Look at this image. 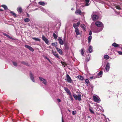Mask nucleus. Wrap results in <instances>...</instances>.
<instances>
[{
	"mask_svg": "<svg viewBox=\"0 0 122 122\" xmlns=\"http://www.w3.org/2000/svg\"><path fill=\"white\" fill-rule=\"evenodd\" d=\"M92 19L93 20H96L98 19V16L93 14L92 15Z\"/></svg>",
	"mask_w": 122,
	"mask_h": 122,
	"instance_id": "7",
	"label": "nucleus"
},
{
	"mask_svg": "<svg viewBox=\"0 0 122 122\" xmlns=\"http://www.w3.org/2000/svg\"><path fill=\"white\" fill-rule=\"evenodd\" d=\"M57 101L58 102H60L61 101V100L59 99H57Z\"/></svg>",
	"mask_w": 122,
	"mask_h": 122,
	"instance_id": "49",
	"label": "nucleus"
},
{
	"mask_svg": "<svg viewBox=\"0 0 122 122\" xmlns=\"http://www.w3.org/2000/svg\"><path fill=\"white\" fill-rule=\"evenodd\" d=\"M13 64L15 66H17V63L15 62H13Z\"/></svg>",
	"mask_w": 122,
	"mask_h": 122,
	"instance_id": "38",
	"label": "nucleus"
},
{
	"mask_svg": "<svg viewBox=\"0 0 122 122\" xmlns=\"http://www.w3.org/2000/svg\"><path fill=\"white\" fill-rule=\"evenodd\" d=\"M52 53L56 57H57L58 58H59V56L58 55V54H57L56 52L54 51L53 50H52Z\"/></svg>",
	"mask_w": 122,
	"mask_h": 122,
	"instance_id": "15",
	"label": "nucleus"
},
{
	"mask_svg": "<svg viewBox=\"0 0 122 122\" xmlns=\"http://www.w3.org/2000/svg\"><path fill=\"white\" fill-rule=\"evenodd\" d=\"M68 111H70V110H68Z\"/></svg>",
	"mask_w": 122,
	"mask_h": 122,
	"instance_id": "57",
	"label": "nucleus"
},
{
	"mask_svg": "<svg viewBox=\"0 0 122 122\" xmlns=\"http://www.w3.org/2000/svg\"><path fill=\"white\" fill-rule=\"evenodd\" d=\"M78 78L79 79V80H80L83 81L84 80V79L83 76H78Z\"/></svg>",
	"mask_w": 122,
	"mask_h": 122,
	"instance_id": "22",
	"label": "nucleus"
},
{
	"mask_svg": "<svg viewBox=\"0 0 122 122\" xmlns=\"http://www.w3.org/2000/svg\"><path fill=\"white\" fill-rule=\"evenodd\" d=\"M93 109L91 107H90L89 110L90 112L92 113H94V111L93 110Z\"/></svg>",
	"mask_w": 122,
	"mask_h": 122,
	"instance_id": "24",
	"label": "nucleus"
},
{
	"mask_svg": "<svg viewBox=\"0 0 122 122\" xmlns=\"http://www.w3.org/2000/svg\"><path fill=\"white\" fill-rule=\"evenodd\" d=\"M96 25L98 27H100V28H97V30H94V32L95 33H98L103 29V25L102 23L99 21H97L95 23Z\"/></svg>",
	"mask_w": 122,
	"mask_h": 122,
	"instance_id": "1",
	"label": "nucleus"
},
{
	"mask_svg": "<svg viewBox=\"0 0 122 122\" xmlns=\"http://www.w3.org/2000/svg\"><path fill=\"white\" fill-rule=\"evenodd\" d=\"M30 78L31 80L33 82H35L34 75L31 73L30 74Z\"/></svg>",
	"mask_w": 122,
	"mask_h": 122,
	"instance_id": "10",
	"label": "nucleus"
},
{
	"mask_svg": "<svg viewBox=\"0 0 122 122\" xmlns=\"http://www.w3.org/2000/svg\"><path fill=\"white\" fill-rule=\"evenodd\" d=\"M118 53L120 55H122V52L120 51H118Z\"/></svg>",
	"mask_w": 122,
	"mask_h": 122,
	"instance_id": "47",
	"label": "nucleus"
},
{
	"mask_svg": "<svg viewBox=\"0 0 122 122\" xmlns=\"http://www.w3.org/2000/svg\"><path fill=\"white\" fill-rule=\"evenodd\" d=\"M47 60L49 62L51 63V64H52V62L48 58V59H47Z\"/></svg>",
	"mask_w": 122,
	"mask_h": 122,
	"instance_id": "48",
	"label": "nucleus"
},
{
	"mask_svg": "<svg viewBox=\"0 0 122 122\" xmlns=\"http://www.w3.org/2000/svg\"><path fill=\"white\" fill-rule=\"evenodd\" d=\"M30 21V19L28 18H27L24 19V21L25 22H29Z\"/></svg>",
	"mask_w": 122,
	"mask_h": 122,
	"instance_id": "29",
	"label": "nucleus"
},
{
	"mask_svg": "<svg viewBox=\"0 0 122 122\" xmlns=\"http://www.w3.org/2000/svg\"><path fill=\"white\" fill-rule=\"evenodd\" d=\"M1 7H3L5 10L7 9L8 8L7 6L5 5H2L1 6Z\"/></svg>",
	"mask_w": 122,
	"mask_h": 122,
	"instance_id": "27",
	"label": "nucleus"
},
{
	"mask_svg": "<svg viewBox=\"0 0 122 122\" xmlns=\"http://www.w3.org/2000/svg\"><path fill=\"white\" fill-rule=\"evenodd\" d=\"M39 4L42 5H44L45 4V3L44 2L41 1L39 2L38 3Z\"/></svg>",
	"mask_w": 122,
	"mask_h": 122,
	"instance_id": "26",
	"label": "nucleus"
},
{
	"mask_svg": "<svg viewBox=\"0 0 122 122\" xmlns=\"http://www.w3.org/2000/svg\"><path fill=\"white\" fill-rule=\"evenodd\" d=\"M81 54L83 56H84V52H83V48H82L81 49Z\"/></svg>",
	"mask_w": 122,
	"mask_h": 122,
	"instance_id": "36",
	"label": "nucleus"
},
{
	"mask_svg": "<svg viewBox=\"0 0 122 122\" xmlns=\"http://www.w3.org/2000/svg\"><path fill=\"white\" fill-rule=\"evenodd\" d=\"M97 78V77L96 76H92L90 77V78L91 79H95Z\"/></svg>",
	"mask_w": 122,
	"mask_h": 122,
	"instance_id": "35",
	"label": "nucleus"
},
{
	"mask_svg": "<svg viewBox=\"0 0 122 122\" xmlns=\"http://www.w3.org/2000/svg\"><path fill=\"white\" fill-rule=\"evenodd\" d=\"M73 96L76 100L78 99L79 101L81 100V95L80 94H78L77 96L76 94L73 93Z\"/></svg>",
	"mask_w": 122,
	"mask_h": 122,
	"instance_id": "2",
	"label": "nucleus"
},
{
	"mask_svg": "<svg viewBox=\"0 0 122 122\" xmlns=\"http://www.w3.org/2000/svg\"><path fill=\"white\" fill-rule=\"evenodd\" d=\"M32 39L34 40H35L36 41H40V39L36 37L33 38Z\"/></svg>",
	"mask_w": 122,
	"mask_h": 122,
	"instance_id": "30",
	"label": "nucleus"
},
{
	"mask_svg": "<svg viewBox=\"0 0 122 122\" xmlns=\"http://www.w3.org/2000/svg\"><path fill=\"white\" fill-rule=\"evenodd\" d=\"M104 58L106 60H107L109 58V56L107 55H105L104 56Z\"/></svg>",
	"mask_w": 122,
	"mask_h": 122,
	"instance_id": "28",
	"label": "nucleus"
},
{
	"mask_svg": "<svg viewBox=\"0 0 122 122\" xmlns=\"http://www.w3.org/2000/svg\"><path fill=\"white\" fill-rule=\"evenodd\" d=\"M116 7L117 9H118V10L121 9V8L120 7V6L119 5L116 6Z\"/></svg>",
	"mask_w": 122,
	"mask_h": 122,
	"instance_id": "42",
	"label": "nucleus"
},
{
	"mask_svg": "<svg viewBox=\"0 0 122 122\" xmlns=\"http://www.w3.org/2000/svg\"><path fill=\"white\" fill-rule=\"evenodd\" d=\"M121 49L122 50V47L121 48Z\"/></svg>",
	"mask_w": 122,
	"mask_h": 122,
	"instance_id": "56",
	"label": "nucleus"
},
{
	"mask_svg": "<svg viewBox=\"0 0 122 122\" xmlns=\"http://www.w3.org/2000/svg\"><path fill=\"white\" fill-rule=\"evenodd\" d=\"M53 36L55 39H56L57 38V36L55 33H53Z\"/></svg>",
	"mask_w": 122,
	"mask_h": 122,
	"instance_id": "32",
	"label": "nucleus"
},
{
	"mask_svg": "<svg viewBox=\"0 0 122 122\" xmlns=\"http://www.w3.org/2000/svg\"><path fill=\"white\" fill-rule=\"evenodd\" d=\"M93 99L95 102L99 103L100 102V99L99 97L97 95L93 96Z\"/></svg>",
	"mask_w": 122,
	"mask_h": 122,
	"instance_id": "3",
	"label": "nucleus"
},
{
	"mask_svg": "<svg viewBox=\"0 0 122 122\" xmlns=\"http://www.w3.org/2000/svg\"><path fill=\"white\" fill-rule=\"evenodd\" d=\"M75 32L76 33V34L77 35H79L80 34L79 31L78 29H75Z\"/></svg>",
	"mask_w": 122,
	"mask_h": 122,
	"instance_id": "17",
	"label": "nucleus"
},
{
	"mask_svg": "<svg viewBox=\"0 0 122 122\" xmlns=\"http://www.w3.org/2000/svg\"><path fill=\"white\" fill-rule=\"evenodd\" d=\"M89 59H90V58H89V57L88 58V59H86V60L87 61H89Z\"/></svg>",
	"mask_w": 122,
	"mask_h": 122,
	"instance_id": "50",
	"label": "nucleus"
},
{
	"mask_svg": "<svg viewBox=\"0 0 122 122\" xmlns=\"http://www.w3.org/2000/svg\"><path fill=\"white\" fill-rule=\"evenodd\" d=\"M0 11H3V10L2 9H0Z\"/></svg>",
	"mask_w": 122,
	"mask_h": 122,
	"instance_id": "53",
	"label": "nucleus"
},
{
	"mask_svg": "<svg viewBox=\"0 0 122 122\" xmlns=\"http://www.w3.org/2000/svg\"><path fill=\"white\" fill-rule=\"evenodd\" d=\"M92 31L91 30L89 31V35H90V36H91L92 35Z\"/></svg>",
	"mask_w": 122,
	"mask_h": 122,
	"instance_id": "46",
	"label": "nucleus"
},
{
	"mask_svg": "<svg viewBox=\"0 0 122 122\" xmlns=\"http://www.w3.org/2000/svg\"><path fill=\"white\" fill-rule=\"evenodd\" d=\"M25 46L26 48L28 49L29 50L33 52L34 51V50L32 47L31 46L27 45H25Z\"/></svg>",
	"mask_w": 122,
	"mask_h": 122,
	"instance_id": "8",
	"label": "nucleus"
},
{
	"mask_svg": "<svg viewBox=\"0 0 122 122\" xmlns=\"http://www.w3.org/2000/svg\"><path fill=\"white\" fill-rule=\"evenodd\" d=\"M80 24V21H78L76 23V25L78 26Z\"/></svg>",
	"mask_w": 122,
	"mask_h": 122,
	"instance_id": "45",
	"label": "nucleus"
},
{
	"mask_svg": "<svg viewBox=\"0 0 122 122\" xmlns=\"http://www.w3.org/2000/svg\"><path fill=\"white\" fill-rule=\"evenodd\" d=\"M39 78L40 81L43 83L45 85H46L47 84V82L46 80L45 79L41 77H39Z\"/></svg>",
	"mask_w": 122,
	"mask_h": 122,
	"instance_id": "5",
	"label": "nucleus"
},
{
	"mask_svg": "<svg viewBox=\"0 0 122 122\" xmlns=\"http://www.w3.org/2000/svg\"><path fill=\"white\" fill-rule=\"evenodd\" d=\"M112 46L114 47H118L119 46L118 44H117L115 42L113 43L112 44Z\"/></svg>",
	"mask_w": 122,
	"mask_h": 122,
	"instance_id": "21",
	"label": "nucleus"
},
{
	"mask_svg": "<svg viewBox=\"0 0 122 122\" xmlns=\"http://www.w3.org/2000/svg\"><path fill=\"white\" fill-rule=\"evenodd\" d=\"M87 56V57H89V56Z\"/></svg>",
	"mask_w": 122,
	"mask_h": 122,
	"instance_id": "55",
	"label": "nucleus"
},
{
	"mask_svg": "<svg viewBox=\"0 0 122 122\" xmlns=\"http://www.w3.org/2000/svg\"><path fill=\"white\" fill-rule=\"evenodd\" d=\"M76 113V112L75 111H72V114L73 115H75Z\"/></svg>",
	"mask_w": 122,
	"mask_h": 122,
	"instance_id": "43",
	"label": "nucleus"
},
{
	"mask_svg": "<svg viewBox=\"0 0 122 122\" xmlns=\"http://www.w3.org/2000/svg\"><path fill=\"white\" fill-rule=\"evenodd\" d=\"M80 26L81 28L84 30L86 26L83 24H81Z\"/></svg>",
	"mask_w": 122,
	"mask_h": 122,
	"instance_id": "33",
	"label": "nucleus"
},
{
	"mask_svg": "<svg viewBox=\"0 0 122 122\" xmlns=\"http://www.w3.org/2000/svg\"><path fill=\"white\" fill-rule=\"evenodd\" d=\"M58 40L59 43L60 45H63L64 43L62 40L61 38V37H59L58 38Z\"/></svg>",
	"mask_w": 122,
	"mask_h": 122,
	"instance_id": "11",
	"label": "nucleus"
},
{
	"mask_svg": "<svg viewBox=\"0 0 122 122\" xmlns=\"http://www.w3.org/2000/svg\"><path fill=\"white\" fill-rule=\"evenodd\" d=\"M66 77V80L68 82L71 83L72 82V80L68 74H67Z\"/></svg>",
	"mask_w": 122,
	"mask_h": 122,
	"instance_id": "6",
	"label": "nucleus"
},
{
	"mask_svg": "<svg viewBox=\"0 0 122 122\" xmlns=\"http://www.w3.org/2000/svg\"><path fill=\"white\" fill-rule=\"evenodd\" d=\"M64 90L69 95L71 94L70 91L67 87H65L64 88Z\"/></svg>",
	"mask_w": 122,
	"mask_h": 122,
	"instance_id": "12",
	"label": "nucleus"
},
{
	"mask_svg": "<svg viewBox=\"0 0 122 122\" xmlns=\"http://www.w3.org/2000/svg\"><path fill=\"white\" fill-rule=\"evenodd\" d=\"M62 122H64V121H63V117H62Z\"/></svg>",
	"mask_w": 122,
	"mask_h": 122,
	"instance_id": "52",
	"label": "nucleus"
},
{
	"mask_svg": "<svg viewBox=\"0 0 122 122\" xmlns=\"http://www.w3.org/2000/svg\"><path fill=\"white\" fill-rule=\"evenodd\" d=\"M102 71H100L98 73L97 76H96L98 78H100L102 77Z\"/></svg>",
	"mask_w": 122,
	"mask_h": 122,
	"instance_id": "14",
	"label": "nucleus"
},
{
	"mask_svg": "<svg viewBox=\"0 0 122 122\" xmlns=\"http://www.w3.org/2000/svg\"><path fill=\"white\" fill-rule=\"evenodd\" d=\"M85 2L86 3L85 5L86 6H88L89 4V3L90 2L89 0H85Z\"/></svg>",
	"mask_w": 122,
	"mask_h": 122,
	"instance_id": "18",
	"label": "nucleus"
},
{
	"mask_svg": "<svg viewBox=\"0 0 122 122\" xmlns=\"http://www.w3.org/2000/svg\"><path fill=\"white\" fill-rule=\"evenodd\" d=\"M73 26L74 28H75V29H78V28L77 27V26L75 23H74L73 24Z\"/></svg>",
	"mask_w": 122,
	"mask_h": 122,
	"instance_id": "34",
	"label": "nucleus"
},
{
	"mask_svg": "<svg viewBox=\"0 0 122 122\" xmlns=\"http://www.w3.org/2000/svg\"><path fill=\"white\" fill-rule=\"evenodd\" d=\"M45 58L47 60V59H48V58L46 57H45Z\"/></svg>",
	"mask_w": 122,
	"mask_h": 122,
	"instance_id": "54",
	"label": "nucleus"
},
{
	"mask_svg": "<svg viewBox=\"0 0 122 122\" xmlns=\"http://www.w3.org/2000/svg\"><path fill=\"white\" fill-rule=\"evenodd\" d=\"M92 37L91 36H89L88 38V42L90 44L92 39Z\"/></svg>",
	"mask_w": 122,
	"mask_h": 122,
	"instance_id": "25",
	"label": "nucleus"
},
{
	"mask_svg": "<svg viewBox=\"0 0 122 122\" xmlns=\"http://www.w3.org/2000/svg\"><path fill=\"white\" fill-rule=\"evenodd\" d=\"M61 64H62V65H63L65 67V65H66V63L65 62H61Z\"/></svg>",
	"mask_w": 122,
	"mask_h": 122,
	"instance_id": "39",
	"label": "nucleus"
},
{
	"mask_svg": "<svg viewBox=\"0 0 122 122\" xmlns=\"http://www.w3.org/2000/svg\"><path fill=\"white\" fill-rule=\"evenodd\" d=\"M85 82L87 84H88L89 83L88 80L87 79H86L85 80Z\"/></svg>",
	"mask_w": 122,
	"mask_h": 122,
	"instance_id": "37",
	"label": "nucleus"
},
{
	"mask_svg": "<svg viewBox=\"0 0 122 122\" xmlns=\"http://www.w3.org/2000/svg\"><path fill=\"white\" fill-rule=\"evenodd\" d=\"M42 39L45 41L47 45H49V41L44 36H42Z\"/></svg>",
	"mask_w": 122,
	"mask_h": 122,
	"instance_id": "9",
	"label": "nucleus"
},
{
	"mask_svg": "<svg viewBox=\"0 0 122 122\" xmlns=\"http://www.w3.org/2000/svg\"><path fill=\"white\" fill-rule=\"evenodd\" d=\"M40 9L43 12H44L46 13V10L45 9L43 8L42 7H41L40 8Z\"/></svg>",
	"mask_w": 122,
	"mask_h": 122,
	"instance_id": "31",
	"label": "nucleus"
},
{
	"mask_svg": "<svg viewBox=\"0 0 122 122\" xmlns=\"http://www.w3.org/2000/svg\"><path fill=\"white\" fill-rule=\"evenodd\" d=\"M75 14L76 15L79 14L80 15H81V10L79 9H78L76 10L75 12Z\"/></svg>",
	"mask_w": 122,
	"mask_h": 122,
	"instance_id": "13",
	"label": "nucleus"
},
{
	"mask_svg": "<svg viewBox=\"0 0 122 122\" xmlns=\"http://www.w3.org/2000/svg\"><path fill=\"white\" fill-rule=\"evenodd\" d=\"M27 17H30V16H29V14L28 13H27Z\"/></svg>",
	"mask_w": 122,
	"mask_h": 122,
	"instance_id": "51",
	"label": "nucleus"
},
{
	"mask_svg": "<svg viewBox=\"0 0 122 122\" xmlns=\"http://www.w3.org/2000/svg\"><path fill=\"white\" fill-rule=\"evenodd\" d=\"M3 35H4L7 37H8V38H9L10 39H13V38L12 37H11L9 35H7V34H6L5 33H3Z\"/></svg>",
	"mask_w": 122,
	"mask_h": 122,
	"instance_id": "19",
	"label": "nucleus"
},
{
	"mask_svg": "<svg viewBox=\"0 0 122 122\" xmlns=\"http://www.w3.org/2000/svg\"><path fill=\"white\" fill-rule=\"evenodd\" d=\"M56 43V44H55L54 43H52L51 44L53 46H56L57 45V43Z\"/></svg>",
	"mask_w": 122,
	"mask_h": 122,
	"instance_id": "40",
	"label": "nucleus"
},
{
	"mask_svg": "<svg viewBox=\"0 0 122 122\" xmlns=\"http://www.w3.org/2000/svg\"><path fill=\"white\" fill-rule=\"evenodd\" d=\"M17 11L20 14L22 12V8L20 7H18L17 9Z\"/></svg>",
	"mask_w": 122,
	"mask_h": 122,
	"instance_id": "16",
	"label": "nucleus"
},
{
	"mask_svg": "<svg viewBox=\"0 0 122 122\" xmlns=\"http://www.w3.org/2000/svg\"><path fill=\"white\" fill-rule=\"evenodd\" d=\"M56 49L57 51L61 55L62 54V52L61 49L58 48H56Z\"/></svg>",
	"mask_w": 122,
	"mask_h": 122,
	"instance_id": "20",
	"label": "nucleus"
},
{
	"mask_svg": "<svg viewBox=\"0 0 122 122\" xmlns=\"http://www.w3.org/2000/svg\"><path fill=\"white\" fill-rule=\"evenodd\" d=\"M92 47L91 46H90L88 48V51L89 52L91 53L92 52Z\"/></svg>",
	"mask_w": 122,
	"mask_h": 122,
	"instance_id": "23",
	"label": "nucleus"
},
{
	"mask_svg": "<svg viewBox=\"0 0 122 122\" xmlns=\"http://www.w3.org/2000/svg\"><path fill=\"white\" fill-rule=\"evenodd\" d=\"M70 98L71 99L72 101H73V99L72 97V96L71 95V94H70Z\"/></svg>",
	"mask_w": 122,
	"mask_h": 122,
	"instance_id": "41",
	"label": "nucleus"
},
{
	"mask_svg": "<svg viewBox=\"0 0 122 122\" xmlns=\"http://www.w3.org/2000/svg\"><path fill=\"white\" fill-rule=\"evenodd\" d=\"M110 68V64L109 63H107L106 65L104 71L105 72H108Z\"/></svg>",
	"mask_w": 122,
	"mask_h": 122,
	"instance_id": "4",
	"label": "nucleus"
},
{
	"mask_svg": "<svg viewBox=\"0 0 122 122\" xmlns=\"http://www.w3.org/2000/svg\"><path fill=\"white\" fill-rule=\"evenodd\" d=\"M11 13L14 16H16L15 14L13 12L11 11Z\"/></svg>",
	"mask_w": 122,
	"mask_h": 122,
	"instance_id": "44",
	"label": "nucleus"
}]
</instances>
